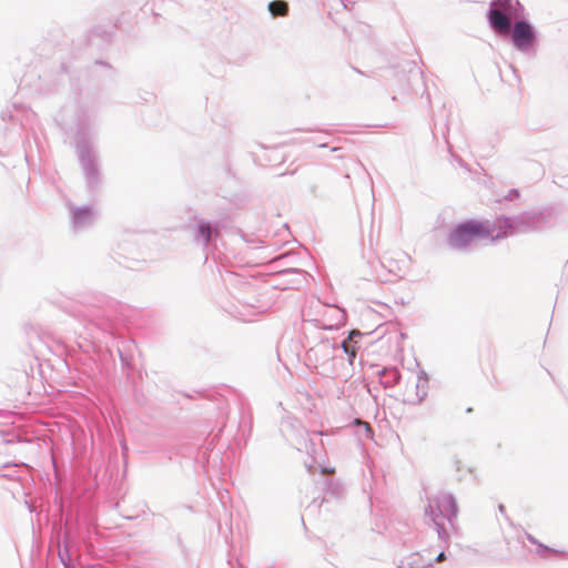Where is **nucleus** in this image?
<instances>
[{
    "label": "nucleus",
    "instance_id": "f8f14e48",
    "mask_svg": "<svg viewBox=\"0 0 568 568\" xmlns=\"http://www.w3.org/2000/svg\"><path fill=\"white\" fill-rule=\"evenodd\" d=\"M270 13L272 17H284L288 12V4L284 0H274L271 1L267 6Z\"/></svg>",
    "mask_w": 568,
    "mask_h": 568
},
{
    "label": "nucleus",
    "instance_id": "423d86ee",
    "mask_svg": "<svg viewBox=\"0 0 568 568\" xmlns=\"http://www.w3.org/2000/svg\"><path fill=\"white\" fill-rule=\"evenodd\" d=\"M514 8L504 9L501 7H490L487 13L488 22L491 29L498 34H508L513 28L511 16L517 17Z\"/></svg>",
    "mask_w": 568,
    "mask_h": 568
},
{
    "label": "nucleus",
    "instance_id": "dca6fc26",
    "mask_svg": "<svg viewBox=\"0 0 568 568\" xmlns=\"http://www.w3.org/2000/svg\"><path fill=\"white\" fill-rule=\"evenodd\" d=\"M527 539L534 544V545H537L538 549H537V554L541 555L546 551H550L549 547L540 544L532 535L530 534H527Z\"/></svg>",
    "mask_w": 568,
    "mask_h": 568
},
{
    "label": "nucleus",
    "instance_id": "f03ea898",
    "mask_svg": "<svg viewBox=\"0 0 568 568\" xmlns=\"http://www.w3.org/2000/svg\"><path fill=\"white\" fill-rule=\"evenodd\" d=\"M496 229L490 220L476 221L468 220L454 227L447 237V244L456 251H467L471 248L479 240L490 239L495 241Z\"/></svg>",
    "mask_w": 568,
    "mask_h": 568
},
{
    "label": "nucleus",
    "instance_id": "6ab92c4d",
    "mask_svg": "<svg viewBox=\"0 0 568 568\" xmlns=\"http://www.w3.org/2000/svg\"><path fill=\"white\" fill-rule=\"evenodd\" d=\"M445 558H446L445 552H444V551H442V552H439V555L436 557V561H437V562H442V561H444V560H445Z\"/></svg>",
    "mask_w": 568,
    "mask_h": 568
},
{
    "label": "nucleus",
    "instance_id": "412c9836",
    "mask_svg": "<svg viewBox=\"0 0 568 568\" xmlns=\"http://www.w3.org/2000/svg\"><path fill=\"white\" fill-rule=\"evenodd\" d=\"M499 511L500 513H504L505 511V507L503 505H499Z\"/></svg>",
    "mask_w": 568,
    "mask_h": 568
},
{
    "label": "nucleus",
    "instance_id": "2eb2a0df",
    "mask_svg": "<svg viewBox=\"0 0 568 568\" xmlns=\"http://www.w3.org/2000/svg\"><path fill=\"white\" fill-rule=\"evenodd\" d=\"M355 424L363 429L365 438H371L373 436L372 427L367 422L355 419Z\"/></svg>",
    "mask_w": 568,
    "mask_h": 568
},
{
    "label": "nucleus",
    "instance_id": "39448f33",
    "mask_svg": "<svg viewBox=\"0 0 568 568\" xmlns=\"http://www.w3.org/2000/svg\"><path fill=\"white\" fill-rule=\"evenodd\" d=\"M77 153L88 186L90 189L97 187L100 182V179L95 152L92 150L91 145L88 142L79 140L77 142Z\"/></svg>",
    "mask_w": 568,
    "mask_h": 568
},
{
    "label": "nucleus",
    "instance_id": "a211bd4d",
    "mask_svg": "<svg viewBox=\"0 0 568 568\" xmlns=\"http://www.w3.org/2000/svg\"><path fill=\"white\" fill-rule=\"evenodd\" d=\"M519 197V191L517 189H511L508 191V193L504 196L503 200L505 201H513L515 199Z\"/></svg>",
    "mask_w": 568,
    "mask_h": 568
},
{
    "label": "nucleus",
    "instance_id": "ddd939ff",
    "mask_svg": "<svg viewBox=\"0 0 568 568\" xmlns=\"http://www.w3.org/2000/svg\"><path fill=\"white\" fill-rule=\"evenodd\" d=\"M63 542H64V548L62 550H59V558L62 561V564L64 565V567L69 568L70 555H69V549H68V535L67 534L63 538Z\"/></svg>",
    "mask_w": 568,
    "mask_h": 568
},
{
    "label": "nucleus",
    "instance_id": "0eeeda50",
    "mask_svg": "<svg viewBox=\"0 0 568 568\" xmlns=\"http://www.w3.org/2000/svg\"><path fill=\"white\" fill-rule=\"evenodd\" d=\"M68 207L70 211L71 227L75 232L90 227L97 221L98 213L91 205L74 206L69 204Z\"/></svg>",
    "mask_w": 568,
    "mask_h": 568
},
{
    "label": "nucleus",
    "instance_id": "1a4fd4ad",
    "mask_svg": "<svg viewBox=\"0 0 568 568\" xmlns=\"http://www.w3.org/2000/svg\"><path fill=\"white\" fill-rule=\"evenodd\" d=\"M219 234L216 227H213L211 223L201 221L197 224L196 234L194 240L196 243L202 244L203 246H207L211 240Z\"/></svg>",
    "mask_w": 568,
    "mask_h": 568
},
{
    "label": "nucleus",
    "instance_id": "aec40b11",
    "mask_svg": "<svg viewBox=\"0 0 568 568\" xmlns=\"http://www.w3.org/2000/svg\"><path fill=\"white\" fill-rule=\"evenodd\" d=\"M85 128V124L84 123H81L80 124V128H79V131H78V135L79 138H81L84 133L82 132V130Z\"/></svg>",
    "mask_w": 568,
    "mask_h": 568
},
{
    "label": "nucleus",
    "instance_id": "f3484780",
    "mask_svg": "<svg viewBox=\"0 0 568 568\" xmlns=\"http://www.w3.org/2000/svg\"><path fill=\"white\" fill-rule=\"evenodd\" d=\"M334 349V345L331 344L328 341L322 342L317 345V347L314 349L315 352H322L326 355H329V353Z\"/></svg>",
    "mask_w": 568,
    "mask_h": 568
},
{
    "label": "nucleus",
    "instance_id": "6e6552de",
    "mask_svg": "<svg viewBox=\"0 0 568 568\" xmlns=\"http://www.w3.org/2000/svg\"><path fill=\"white\" fill-rule=\"evenodd\" d=\"M428 378L424 371H420L413 383H407L404 393V402L410 405L420 404L427 396Z\"/></svg>",
    "mask_w": 568,
    "mask_h": 568
},
{
    "label": "nucleus",
    "instance_id": "f257e3e1",
    "mask_svg": "<svg viewBox=\"0 0 568 568\" xmlns=\"http://www.w3.org/2000/svg\"><path fill=\"white\" fill-rule=\"evenodd\" d=\"M556 211L544 210L539 213H523L516 216H499L493 220L496 229L494 239L500 240L518 233H529L542 230L549 224Z\"/></svg>",
    "mask_w": 568,
    "mask_h": 568
},
{
    "label": "nucleus",
    "instance_id": "4468645a",
    "mask_svg": "<svg viewBox=\"0 0 568 568\" xmlns=\"http://www.w3.org/2000/svg\"><path fill=\"white\" fill-rule=\"evenodd\" d=\"M496 4L504 9L520 7L519 1L517 0L515 2H513V0H495L490 3V7H496Z\"/></svg>",
    "mask_w": 568,
    "mask_h": 568
},
{
    "label": "nucleus",
    "instance_id": "20e7f679",
    "mask_svg": "<svg viewBox=\"0 0 568 568\" xmlns=\"http://www.w3.org/2000/svg\"><path fill=\"white\" fill-rule=\"evenodd\" d=\"M511 43L521 53H530L537 45V31L527 20H517L510 30Z\"/></svg>",
    "mask_w": 568,
    "mask_h": 568
},
{
    "label": "nucleus",
    "instance_id": "9d476101",
    "mask_svg": "<svg viewBox=\"0 0 568 568\" xmlns=\"http://www.w3.org/2000/svg\"><path fill=\"white\" fill-rule=\"evenodd\" d=\"M400 379V373L396 367H385L379 372V382L384 388L394 387Z\"/></svg>",
    "mask_w": 568,
    "mask_h": 568
},
{
    "label": "nucleus",
    "instance_id": "7ed1b4c3",
    "mask_svg": "<svg viewBox=\"0 0 568 568\" xmlns=\"http://www.w3.org/2000/svg\"><path fill=\"white\" fill-rule=\"evenodd\" d=\"M458 506L455 497L449 493H439L428 499L425 515L433 521L439 539H447L448 534L439 518L447 519L450 524L457 517Z\"/></svg>",
    "mask_w": 568,
    "mask_h": 568
},
{
    "label": "nucleus",
    "instance_id": "9b49d317",
    "mask_svg": "<svg viewBox=\"0 0 568 568\" xmlns=\"http://www.w3.org/2000/svg\"><path fill=\"white\" fill-rule=\"evenodd\" d=\"M354 337H361V333L352 332L349 334L348 338L344 339L339 345L342 347V349L344 351V353L348 355L349 362H353V359L356 356V352H357L356 346L352 344V341Z\"/></svg>",
    "mask_w": 568,
    "mask_h": 568
}]
</instances>
